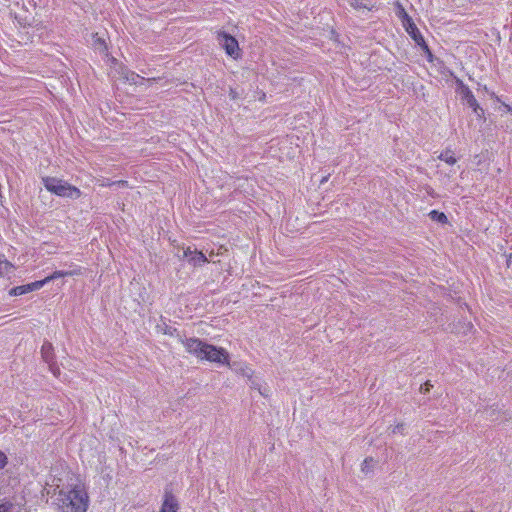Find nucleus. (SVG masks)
I'll return each mask as SVG.
<instances>
[{
  "mask_svg": "<svg viewBox=\"0 0 512 512\" xmlns=\"http://www.w3.org/2000/svg\"><path fill=\"white\" fill-rule=\"evenodd\" d=\"M42 183L49 192L59 197L78 199L81 196L77 187L59 178L46 176L42 178Z\"/></svg>",
  "mask_w": 512,
  "mask_h": 512,
  "instance_id": "nucleus-1",
  "label": "nucleus"
},
{
  "mask_svg": "<svg viewBox=\"0 0 512 512\" xmlns=\"http://www.w3.org/2000/svg\"><path fill=\"white\" fill-rule=\"evenodd\" d=\"M87 508V493L79 488H74L69 491L66 501L61 505L62 512H86Z\"/></svg>",
  "mask_w": 512,
  "mask_h": 512,
  "instance_id": "nucleus-2",
  "label": "nucleus"
},
{
  "mask_svg": "<svg viewBox=\"0 0 512 512\" xmlns=\"http://www.w3.org/2000/svg\"><path fill=\"white\" fill-rule=\"evenodd\" d=\"M199 360L224 365L229 364L230 355L226 349L207 343Z\"/></svg>",
  "mask_w": 512,
  "mask_h": 512,
  "instance_id": "nucleus-3",
  "label": "nucleus"
},
{
  "mask_svg": "<svg viewBox=\"0 0 512 512\" xmlns=\"http://www.w3.org/2000/svg\"><path fill=\"white\" fill-rule=\"evenodd\" d=\"M217 41L230 57L237 59L240 57V48L238 41L232 35L226 32H218Z\"/></svg>",
  "mask_w": 512,
  "mask_h": 512,
  "instance_id": "nucleus-4",
  "label": "nucleus"
},
{
  "mask_svg": "<svg viewBox=\"0 0 512 512\" xmlns=\"http://www.w3.org/2000/svg\"><path fill=\"white\" fill-rule=\"evenodd\" d=\"M399 16L402 19L403 27L405 28L406 32L410 35V37L415 41V43L418 46L424 44V37L422 36L421 32L417 28L412 18L407 14V12L403 8H401Z\"/></svg>",
  "mask_w": 512,
  "mask_h": 512,
  "instance_id": "nucleus-5",
  "label": "nucleus"
},
{
  "mask_svg": "<svg viewBox=\"0 0 512 512\" xmlns=\"http://www.w3.org/2000/svg\"><path fill=\"white\" fill-rule=\"evenodd\" d=\"M180 343L184 346L187 353L195 356L197 359H200L207 342L196 338V337H186L180 339Z\"/></svg>",
  "mask_w": 512,
  "mask_h": 512,
  "instance_id": "nucleus-6",
  "label": "nucleus"
},
{
  "mask_svg": "<svg viewBox=\"0 0 512 512\" xmlns=\"http://www.w3.org/2000/svg\"><path fill=\"white\" fill-rule=\"evenodd\" d=\"M41 356L42 359L48 364L49 370L55 376H58L60 374V368L58 367L55 361V354L52 343H50L49 341H44L41 347Z\"/></svg>",
  "mask_w": 512,
  "mask_h": 512,
  "instance_id": "nucleus-7",
  "label": "nucleus"
},
{
  "mask_svg": "<svg viewBox=\"0 0 512 512\" xmlns=\"http://www.w3.org/2000/svg\"><path fill=\"white\" fill-rule=\"evenodd\" d=\"M461 98L473 110L477 118L485 119V111L479 105L478 101L476 100L475 96L473 95L470 89H466L465 93L461 95Z\"/></svg>",
  "mask_w": 512,
  "mask_h": 512,
  "instance_id": "nucleus-8",
  "label": "nucleus"
},
{
  "mask_svg": "<svg viewBox=\"0 0 512 512\" xmlns=\"http://www.w3.org/2000/svg\"><path fill=\"white\" fill-rule=\"evenodd\" d=\"M183 255L185 258L188 259L189 264H191L194 267H201L205 263L209 262L207 257L201 251H198L196 249L192 250L191 247H187L184 250Z\"/></svg>",
  "mask_w": 512,
  "mask_h": 512,
  "instance_id": "nucleus-9",
  "label": "nucleus"
},
{
  "mask_svg": "<svg viewBox=\"0 0 512 512\" xmlns=\"http://www.w3.org/2000/svg\"><path fill=\"white\" fill-rule=\"evenodd\" d=\"M178 509L179 503L177 498L173 495L172 490L166 487L160 512H178Z\"/></svg>",
  "mask_w": 512,
  "mask_h": 512,
  "instance_id": "nucleus-10",
  "label": "nucleus"
},
{
  "mask_svg": "<svg viewBox=\"0 0 512 512\" xmlns=\"http://www.w3.org/2000/svg\"><path fill=\"white\" fill-rule=\"evenodd\" d=\"M228 365L233 372L240 374L244 377H247L248 379H251L254 374L253 370L245 362L234 361L233 363H229Z\"/></svg>",
  "mask_w": 512,
  "mask_h": 512,
  "instance_id": "nucleus-11",
  "label": "nucleus"
},
{
  "mask_svg": "<svg viewBox=\"0 0 512 512\" xmlns=\"http://www.w3.org/2000/svg\"><path fill=\"white\" fill-rule=\"evenodd\" d=\"M348 2L356 10H372L375 7V3L372 0H348Z\"/></svg>",
  "mask_w": 512,
  "mask_h": 512,
  "instance_id": "nucleus-12",
  "label": "nucleus"
},
{
  "mask_svg": "<svg viewBox=\"0 0 512 512\" xmlns=\"http://www.w3.org/2000/svg\"><path fill=\"white\" fill-rule=\"evenodd\" d=\"M165 335H169L171 337H176L178 341L180 342V339H183L184 335L180 333V331L172 327L170 325H167L166 323H163V327L161 325L157 326Z\"/></svg>",
  "mask_w": 512,
  "mask_h": 512,
  "instance_id": "nucleus-13",
  "label": "nucleus"
},
{
  "mask_svg": "<svg viewBox=\"0 0 512 512\" xmlns=\"http://www.w3.org/2000/svg\"><path fill=\"white\" fill-rule=\"evenodd\" d=\"M438 158L442 161H445L449 165H454L456 163V158L454 157V153L450 149H446L441 152Z\"/></svg>",
  "mask_w": 512,
  "mask_h": 512,
  "instance_id": "nucleus-14",
  "label": "nucleus"
},
{
  "mask_svg": "<svg viewBox=\"0 0 512 512\" xmlns=\"http://www.w3.org/2000/svg\"><path fill=\"white\" fill-rule=\"evenodd\" d=\"M14 266L7 260L0 259V275L5 276L12 273Z\"/></svg>",
  "mask_w": 512,
  "mask_h": 512,
  "instance_id": "nucleus-15",
  "label": "nucleus"
},
{
  "mask_svg": "<svg viewBox=\"0 0 512 512\" xmlns=\"http://www.w3.org/2000/svg\"><path fill=\"white\" fill-rule=\"evenodd\" d=\"M429 216L432 220L437 221L442 224H445L448 222L447 216L443 212H439L437 210H432L429 213Z\"/></svg>",
  "mask_w": 512,
  "mask_h": 512,
  "instance_id": "nucleus-16",
  "label": "nucleus"
},
{
  "mask_svg": "<svg viewBox=\"0 0 512 512\" xmlns=\"http://www.w3.org/2000/svg\"><path fill=\"white\" fill-rule=\"evenodd\" d=\"M45 284H47L46 279L38 280L29 284H25L26 289L29 292L36 291L41 289Z\"/></svg>",
  "mask_w": 512,
  "mask_h": 512,
  "instance_id": "nucleus-17",
  "label": "nucleus"
},
{
  "mask_svg": "<svg viewBox=\"0 0 512 512\" xmlns=\"http://www.w3.org/2000/svg\"><path fill=\"white\" fill-rule=\"evenodd\" d=\"M449 75L454 79L455 84L457 85V87L459 89L460 95H463V93H465L466 89H470L467 85L464 84V82L460 78L455 76L452 71H449Z\"/></svg>",
  "mask_w": 512,
  "mask_h": 512,
  "instance_id": "nucleus-18",
  "label": "nucleus"
},
{
  "mask_svg": "<svg viewBox=\"0 0 512 512\" xmlns=\"http://www.w3.org/2000/svg\"><path fill=\"white\" fill-rule=\"evenodd\" d=\"M374 467V460L373 458H365L361 465V470L364 473H369L373 470Z\"/></svg>",
  "mask_w": 512,
  "mask_h": 512,
  "instance_id": "nucleus-19",
  "label": "nucleus"
},
{
  "mask_svg": "<svg viewBox=\"0 0 512 512\" xmlns=\"http://www.w3.org/2000/svg\"><path fill=\"white\" fill-rule=\"evenodd\" d=\"M28 293V290L26 289L25 285L16 286L9 290L10 296H20Z\"/></svg>",
  "mask_w": 512,
  "mask_h": 512,
  "instance_id": "nucleus-20",
  "label": "nucleus"
},
{
  "mask_svg": "<svg viewBox=\"0 0 512 512\" xmlns=\"http://www.w3.org/2000/svg\"><path fill=\"white\" fill-rule=\"evenodd\" d=\"M419 47L423 51L427 61L433 62L434 55H433L432 51L430 50V48L428 47L427 43L425 42L424 44L420 45Z\"/></svg>",
  "mask_w": 512,
  "mask_h": 512,
  "instance_id": "nucleus-21",
  "label": "nucleus"
},
{
  "mask_svg": "<svg viewBox=\"0 0 512 512\" xmlns=\"http://www.w3.org/2000/svg\"><path fill=\"white\" fill-rule=\"evenodd\" d=\"M125 78L127 81L134 83V84H137L139 79H141V80L143 79V77H141L140 75H138L137 73L132 72V71L128 72L125 75Z\"/></svg>",
  "mask_w": 512,
  "mask_h": 512,
  "instance_id": "nucleus-22",
  "label": "nucleus"
},
{
  "mask_svg": "<svg viewBox=\"0 0 512 512\" xmlns=\"http://www.w3.org/2000/svg\"><path fill=\"white\" fill-rule=\"evenodd\" d=\"M61 277H66V274L64 273V270L54 271L50 276H47L45 279H46V282L49 283L52 280L57 279V278H61Z\"/></svg>",
  "mask_w": 512,
  "mask_h": 512,
  "instance_id": "nucleus-23",
  "label": "nucleus"
},
{
  "mask_svg": "<svg viewBox=\"0 0 512 512\" xmlns=\"http://www.w3.org/2000/svg\"><path fill=\"white\" fill-rule=\"evenodd\" d=\"M13 504L10 501H0V512H11Z\"/></svg>",
  "mask_w": 512,
  "mask_h": 512,
  "instance_id": "nucleus-24",
  "label": "nucleus"
},
{
  "mask_svg": "<svg viewBox=\"0 0 512 512\" xmlns=\"http://www.w3.org/2000/svg\"><path fill=\"white\" fill-rule=\"evenodd\" d=\"M64 273L66 274V276H75V275L82 274V271H81V267L74 266V268L72 270L64 271Z\"/></svg>",
  "mask_w": 512,
  "mask_h": 512,
  "instance_id": "nucleus-25",
  "label": "nucleus"
},
{
  "mask_svg": "<svg viewBox=\"0 0 512 512\" xmlns=\"http://www.w3.org/2000/svg\"><path fill=\"white\" fill-rule=\"evenodd\" d=\"M489 95H490V97H491V98H493V99H495L497 102L501 103L502 107H503V108L508 112V107H510V105H509V104H507V103H505V102H502V101H501V99H500V97H499V96H497V95L495 94V92H490V93H489Z\"/></svg>",
  "mask_w": 512,
  "mask_h": 512,
  "instance_id": "nucleus-26",
  "label": "nucleus"
},
{
  "mask_svg": "<svg viewBox=\"0 0 512 512\" xmlns=\"http://www.w3.org/2000/svg\"><path fill=\"white\" fill-rule=\"evenodd\" d=\"M258 392L260 393V395H262L263 397H268L269 394H270V389L267 385H262V386H259L258 387Z\"/></svg>",
  "mask_w": 512,
  "mask_h": 512,
  "instance_id": "nucleus-27",
  "label": "nucleus"
},
{
  "mask_svg": "<svg viewBox=\"0 0 512 512\" xmlns=\"http://www.w3.org/2000/svg\"><path fill=\"white\" fill-rule=\"evenodd\" d=\"M432 387L433 385L430 383V381H426L424 384L420 386V392L426 394L430 391Z\"/></svg>",
  "mask_w": 512,
  "mask_h": 512,
  "instance_id": "nucleus-28",
  "label": "nucleus"
},
{
  "mask_svg": "<svg viewBox=\"0 0 512 512\" xmlns=\"http://www.w3.org/2000/svg\"><path fill=\"white\" fill-rule=\"evenodd\" d=\"M404 430H405V425H404L403 423H400V424H397V425L393 428L392 433H393V434H397V433H399V434H402V435H403V434H404Z\"/></svg>",
  "mask_w": 512,
  "mask_h": 512,
  "instance_id": "nucleus-29",
  "label": "nucleus"
},
{
  "mask_svg": "<svg viewBox=\"0 0 512 512\" xmlns=\"http://www.w3.org/2000/svg\"><path fill=\"white\" fill-rule=\"evenodd\" d=\"M7 462H8V458H7L6 454L4 452L0 451V469H3L7 465Z\"/></svg>",
  "mask_w": 512,
  "mask_h": 512,
  "instance_id": "nucleus-30",
  "label": "nucleus"
},
{
  "mask_svg": "<svg viewBox=\"0 0 512 512\" xmlns=\"http://www.w3.org/2000/svg\"><path fill=\"white\" fill-rule=\"evenodd\" d=\"M249 381H250V387L257 391H258V387L262 386V384L260 383V381L257 378L252 377L251 379H249Z\"/></svg>",
  "mask_w": 512,
  "mask_h": 512,
  "instance_id": "nucleus-31",
  "label": "nucleus"
},
{
  "mask_svg": "<svg viewBox=\"0 0 512 512\" xmlns=\"http://www.w3.org/2000/svg\"><path fill=\"white\" fill-rule=\"evenodd\" d=\"M229 96L232 99H236L238 97V94H237V92L234 89H230Z\"/></svg>",
  "mask_w": 512,
  "mask_h": 512,
  "instance_id": "nucleus-32",
  "label": "nucleus"
},
{
  "mask_svg": "<svg viewBox=\"0 0 512 512\" xmlns=\"http://www.w3.org/2000/svg\"><path fill=\"white\" fill-rule=\"evenodd\" d=\"M486 413L487 414L490 413L489 415L492 416V414L494 413V410H492V411L486 410Z\"/></svg>",
  "mask_w": 512,
  "mask_h": 512,
  "instance_id": "nucleus-33",
  "label": "nucleus"
},
{
  "mask_svg": "<svg viewBox=\"0 0 512 512\" xmlns=\"http://www.w3.org/2000/svg\"><path fill=\"white\" fill-rule=\"evenodd\" d=\"M508 112L512 114V106L508 107Z\"/></svg>",
  "mask_w": 512,
  "mask_h": 512,
  "instance_id": "nucleus-34",
  "label": "nucleus"
},
{
  "mask_svg": "<svg viewBox=\"0 0 512 512\" xmlns=\"http://www.w3.org/2000/svg\"><path fill=\"white\" fill-rule=\"evenodd\" d=\"M99 42H100L101 44H105V41H103V40H100V39H99Z\"/></svg>",
  "mask_w": 512,
  "mask_h": 512,
  "instance_id": "nucleus-35",
  "label": "nucleus"
}]
</instances>
